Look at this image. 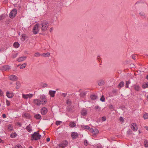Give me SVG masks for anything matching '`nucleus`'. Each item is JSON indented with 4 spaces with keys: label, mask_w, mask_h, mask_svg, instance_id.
Segmentation results:
<instances>
[{
    "label": "nucleus",
    "mask_w": 148,
    "mask_h": 148,
    "mask_svg": "<svg viewBox=\"0 0 148 148\" xmlns=\"http://www.w3.org/2000/svg\"><path fill=\"white\" fill-rule=\"evenodd\" d=\"M48 26V22L46 21H43L41 22L39 27L42 31L45 32L47 29Z\"/></svg>",
    "instance_id": "1"
},
{
    "label": "nucleus",
    "mask_w": 148,
    "mask_h": 148,
    "mask_svg": "<svg viewBox=\"0 0 148 148\" xmlns=\"http://www.w3.org/2000/svg\"><path fill=\"white\" fill-rule=\"evenodd\" d=\"M41 135H40L39 133V131L37 132H35L33 134L31 135V140H37L40 139Z\"/></svg>",
    "instance_id": "2"
},
{
    "label": "nucleus",
    "mask_w": 148,
    "mask_h": 148,
    "mask_svg": "<svg viewBox=\"0 0 148 148\" xmlns=\"http://www.w3.org/2000/svg\"><path fill=\"white\" fill-rule=\"evenodd\" d=\"M17 10L16 9H13L10 12L9 16L10 18H14L17 14Z\"/></svg>",
    "instance_id": "3"
},
{
    "label": "nucleus",
    "mask_w": 148,
    "mask_h": 148,
    "mask_svg": "<svg viewBox=\"0 0 148 148\" xmlns=\"http://www.w3.org/2000/svg\"><path fill=\"white\" fill-rule=\"evenodd\" d=\"M40 99V101L41 104H45L47 102V99L45 96L42 95L41 96Z\"/></svg>",
    "instance_id": "4"
},
{
    "label": "nucleus",
    "mask_w": 148,
    "mask_h": 148,
    "mask_svg": "<svg viewBox=\"0 0 148 148\" xmlns=\"http://www.w3.org/2000/svg\"><path fill=\"white\" fill-rule=\"evenodd\" d=\"M39 27V24H36L35 25L33 29V32L35 34H36L39 31L38 27Z\"/></svg>",
    "instance_id": "5"
},
{
    "label": "nucleus",
    "mask_w": 148,
    "mask_h": 148,
    "mask_svg": "<svg viewBox=\"0 0 148 148\" xmlns=\"http://www.w3.org/2000/svg\"><path fill=\"white\" fill-rule=\"evenodd\" d=\"M132 129L134 131H136L138 129L137 125L135 123H132L131 125Z\"/></svg>",
    "instance_id": "6"
},
{
    "label": "nucleus",
    "mask_w": 148,
    "mask_h": 148,
    "mask_svg": "<svg viewBox=\"0 0 148 148\" xmlns=\"http://www.w3.org/2000/svg\"><path fill=\"white\" fill-rule=\"evenodd\" d=\"M48 110L46 108L44 107L41 109V113L42 115H45L47 112Z\"/></svg>",
    "instance_id": "7"
},
{
    "label": "nucleus",
    "mask_w": 148,
    "mask_h": 148,
    "mask_svg": "<svg viewBox=\"0 0 148 148\" xmlns=\"http://www.w3.org/2000/svg\"><path fill=\"white\" fill-rule=\"evenodd\" d=\"M9 77L10 79L12 81H16L18 79V77L16 76L13 75H10Z\"/></svg>",
    "instance_id": "8"
},
{
    "label": "nucleus",
    "mask_w": 148,
    "mask_h": 148,
    "mask_svg": "<svg viewBox=\"0 0 148 148\" xmlns=\"http://www.w3.org/2000/svg\"><path fill=\"white\" fill-rule=\"evenodd\" d=\"M71 137L73 139H74L77 138L78 136V134L75 132H72L71 134Z\"/></svg>",
    "instance_id": "9"
},
{
    "label": "nucleus",
    "mask_w": 148,
    "mask_h": 148,
    "mask_svg": "<svg viewBox=\"0 0 148 148\" xmlns=\"http://www.w3.org/2000/svg\"><path fill=\"white\" fill-rule=\"evenodd\" d=\"M33 102L34 104L37 106H39L41 104L40 103V100L38 99H34V100Z\"/></svg>",
    "instance_id": "10"
},
{
    "label": "nucleus",
    "mask_w": 148,
    "mask_h": 148,
    "mask_svg": "<svg viewBox=\"0 0 148 148\" xmlns=\"http://www.w3.org/2000/svg\"><path fill=\"white\" fill-rule=\"evenodd\" d=\"M134 89L136 91H139L140 88V86L138 84H134L133 86Z\"/></svg>",
    "instance_id": "11"
},
{
    "label": "nucleus",
    "mask_w": 148,
    "mask_h": 148,
    "mask_svg": "<svg viewBox=\"0 0 148 148\" xmlns=\"http://www.w3.org/2000/svg\"><path fill=\"white\" fill-rule=\"evenodd\" d=\"M6 95L9 98H12L14 96V94L13 92H10L8 91L6 92Z\"/></svg>",
    "instance_id": "12"
},
{
    "label": "nucleus",
    "mask_w": 148,
    "mask_h": 148,
    "mask_svg": "<svg viewBox=\"0 0 148 148\" xmlns=\"http://www.w3.org/2000/svg\"><path fill=\"white\" fill-rule=\"evenodd\" d=\"M10 69V66L8 65H5L1 67V70L2 71H7Z\"/></svg>",
    "instance_id": "13"
},
{
    "label": "nucleus",
    "mask_w": 148,
    "mask_h": 148,
    "mask_svg": "<svg viewBox=\"0 0 148 148\" xmlns=\"http://www.w3.org/2000/svg\"><path fill=\"white\" fill-rule=\"evenodd\" d=\"M56 92V91L55 90H49V94L51 97H53L55 96V95Z\"/></svg>",
    "instance_id": "14"
},
{
    "label": "nucleus",
    "mask_w": 148,
    "mask_h": 148,
    "mask_svg": "<svg viewBox=\"0 0 148 148\" xmlns=\"http://www.w3.org/2000/svg\"><path fill=\"white\" fill-rule=\"evenodd\" d=\"M26 56L21 57L18 58L17 59V61L18 62H21L25 60L26 58Z\"/></svg>",
    "instance_id": "15"
},
{
    "label": "nucleus",
    "mask_w": 148,
    "mask_h": 148,
    "mask_svg": "<svg viewBox=\"0 0 148 148\" xmlns=\"http://www.w3.org/2000/svg\"><path fill=\"white\" fill-rule=\"evenodd\" d=\"M98 84L99 86H102L104 84V81L103 80H99L98 81Z\"/></svg>",
    "instance_id": "16"
},
{
    "label": "nucleus",
    "mask_w": 148,
    "mask_h": 148,
    "mask_svg": "<svg viewBox=\"0 0 148 148\" xmlns=\"http://www.w3.org/2000/svg\"><path fill=\"white\" fill-rule=\"evenodd\" d=\"M23 116L27 119H30L31 117L29 114L28 113H25L23 115Z\"/></svg>",
    "instance_id": "17"
},
{
    "label": "nucleus",
    "mask_w": 148,
    "mask_h": 148,
    "mask_svg": "<svg viewBox=\"0 0 148 148\" xmlns=\"http://www.w3.org/2000/svg\"><path fill=\"white\" fill-rule=\"evenodd\" d=\"M26 129L29 132H31L32 131V130L31 129V127L30 124L26 127Z\"/></svg>",
    "instance_id": "18"
},
{
    "label": "nucleus",
    "mask_w": 148,
    "mask_h": 148,
    "mask_svg": "<svg viewBox=\"0 0 148 148\" xmlns=\"http://www.w3.org/2000/svg\"><path fill=\"white\" fill-rule=\"evenodd\" d=\"M81 114L83 116H86L87 115V111L84 109H82L81 110Z\"/></svg>",
    "instance_id": "19"
},
{
    "label": "nucleus",
    "mask_w": 148,
    "mask_h": 148,
    "mask_svg": "<svg viewBox=\"0 0 148 148\" xmlns=\"http://www.w3.org/2000/svg\"><path fill=\"white\" fill-rule=\"evenodd\" d=\"M34 117L36 119H41V116L39 114H36L34 115Z\"/></svg>",
    "instance_id": "20"
},
{
    "label": "nucleus",
    "mask_w": 148,
    "mask_h": 148,
    "mask_svg": "<svg viewBox=\"0 0 148 148\" xmlns=\"http://www.w3.org/2000/svg\"><path fill=\"white\" fill-rule=\"evenodd\" d=\"M124 84L125 83L123 82H121L119 84L118 87V88H121V87H123L124 86Z\"/></svg>",
    "instance_id": "21"
},
{
    "label": "nucleus",
    "mask_w": 148,
    "mask_h": 148,
    "mask_svg": "<svg viewBox=\"0 0 148 148\" xmlns=\"http://www.w3.org/2000/svg\"><path fill=\"white\" fill-rule=\"evenodd\" d=\"M41 56L45 57H47L50 56V53L48 52L46 53H43L41 54Z\"/></svg>",
    "instance_id": "22"
},
{
    "label": "nucleus",
    "mask_w": 148,
    "mask_h": 148,
    "mask_svg": "<svg viewBox=\"0 0 148 148\" xmlns=\"http://www.w3.org/2000/svg\"><path fill=\"white\" fill-rule=\"evenodd\" d=\"M13 46L15 48H17L19 47V44L18 42H15L14 43Z\"/></svg>",
    "instance_id": "23"
},
{
    "label": "nucleus",
    "mask_w": 148,
    "mask_h": 148,
    "mask_svg": "<svg viewBox=\"0 0 148 148\" xmlns=\"http://www.w3.org/2000/svg\"><path fill=\"white\" fill-rule=\"evenodd\" d=\"M73 107L72 106H68L67 108V110L69 112H73Z\"/></svg>",
    "instance_id": "24"
},
{
    "label": "nucleus",
    "mask_w": 148,
    "mask_h": 148,
    "mask_svg": "<svg viewBox=\"0 0 148 148\" xmlns=\"http://www.w3.org/2000/svg\"><path fill=\"white\" fill-rule=\"evenodd\" d=\"M97 96L95 95H92L90 96V98L92 100H94L97 98Z\"/></svg>",
    "instance_id": "25"
},
{
    "label": "nucleus",
    "mask_w": 148,
    "mask_h": 148,
    "mask_svg": "<svg viewBox=\"0 0 148 148\" xmlns=\"http://www.w3.org/2000/svg\"><path fill=\"white\" fill-rule=\"evenodd\" d=\"M86 94V92H81L80 95L81 97H84V96H85Z\"/></svg>",
    "instance_id": "26"
},
{
    "label": "nucleus",
    "mask_w": 148,
    "mask_h": 148,
    "mask_svg": "<svg viewBox=\"0 0 148 148\" xmlns=\"http://www.w3.org/2000/svg\"><path fill=\"white\" fill-rule=\"evenodd\" d=\"M26 64L25 63L21 64L20 67V69H23L25 68L26 66Z\"/></svg>",
    "instance_id": "27"
},
{
    "label": "nucleus",
    "mask_w": 148,
    "mask_h": 148,
    "mask_svg": "<svg viewBox=\"0 0 148 148\" xmlns=\"http://www.w3.org/2000/svg\"><path fill=\"white\" fill-rule=\"evenodd\" d=\"M16 89H19L20 86V84L18 82H17L16 83Z\"/></svg>",
    "instance_id": "28"
},
{
    "label": "nucleus",
    "mask_w": 148,
    "mask_h": 148,
    "mask_svg": "<svg viewBox=\"0 0 148 148\" xmlns=\"http://www.w3.org/2000/svg\"><path fill=\"white\" fill-rule=\"evenodd\" d=\"M130 82L129 80L126 81L125 87L126 88H128L129 85L130 84Z\"/></svg>",
    "instance_id": "29"
},
{
    "label": "nucleus",
    "mask_w": 148,
    "mask_h": 148,
    "mask_svg": "<svg viewBox=\"0 0 148 148\" xmlns=\"http://www.w3.org/2000/svg\"><path fill=\"white\" fill-rule=\"evenodd\" d=\"M144 145L145 147H148V141L147 140H144Z\"/></svg>",
    "instance_id": "30"
},
{
    "label": "nucleus",
    "mask_w": 148,
    "mask_h": 148,
    "mask_svg": "<svg viewBox=\"0 0 148 148\" xmlns=\"http://www.w3.org/2000/svg\"><path fill=\"white\" fill-rule=\"evenodd\" d=\"M5 17V15L4 14H2L0 16V21L3 20Z\"/></svg>",
    "instance_id": "31"
},
{
    "label": "nucleus",
    "mask_w": 148,
    "mask_h": 148,
    "mask_svg": "<svg viewBox=\"0 0 148 148\" xmlns=\"http://www.w3.org/2000/svg\"><path fill=\"white\" fill-rule=\"evenodd\" d=\"M139 14L140 16H145V14L143 11H141L139 12Z\"/></svg>",
    "instance_id": "32"
},
{
    "label": "nucleus",
    "mask_w": 148,
    "mask_h": 148,
    "mask_svg": "<svg viewBox=\"0 0 148 148\" xmlns=\"http://www.w3.org/2000/svg\"><path fill=\"white\" fill-rule=\"evenodd\" d=\"M99 130L97 129H94V133L93 134L94 136L96 134H97L99 133Z\"/></svg>",
    "instance_id": "33"
},
{
    "label": "nucleus",
    "mask_w": 148,
    "mask_h": 148,
    "mask_svg": "<svg viewBox=\"0 0 148 148\" xmlns=\"http://www.w3.org/2000/svg\"><path fill=\"white\" fill-rule=\"evenodd\" d=\"M143 117L145 119H148V113L145 114L143 116Z\"/></svg>",
    "instance_id": "34"
},
{
    "label": "nucleus",
    "mask_w": 148,
    "mask_h": 148,
    "mask_svg": "<svg viewBox=\"0 0 148 148\" xmlns=\"http://www.w3.org/2000/svg\"><path fill=\"white\" fill-rule=\"evenodd\" d=\"M142 87L143 88H148V83L143 84L142 85Z\"/></svg>",
    "instance_id": "35"
},
{
    "label": "nucleus",
    "mask_w": 148,
    "mask_h": 148,
    "mask_svg": "<svg viewBox=\"0 0 148 148\" xmlns=\"http://www.w3.org/2000/svg\"><path fill=\"white\" fill-rule=\"evenodd\" d=\"M127 134L129 135L132 134V131L130 129H129L127 132Z\"/></svg>",
    "instance_id": "36"
},
{
    "label": "nucleus",
    "mask_w": 148,
    "mask_h": 148,
    "mask_svg": "<svg viewBox=\"0 0 148 148\" xmlns=\"http://www.w3.org/2000/svg\"><path fill=\"white\" fill-rule=\"evenodd\" d=\"M59 146L60 147H62V148H64L66 147V146H65V145L63 143L60 144L59 145Z\"/></svg>",
    "instance_id": "37"
},
{
    "label": "nucleus",
    "mask_w": 148,
    "mask_h": 148,
    "mask_svg": "<svg viewBox=\"0 0 148 148\" xmlns=\"http://www.w3.org/2000/svg\"><path fill=\"white\" fill-rule=\"evenodd\" d=\"M142 8H144L145 7L147 6V4H141L140 3L139 5Z\"/></svg>",
    "instance_id": "38"
},
{
    "label": "nucleus",
    "mask_w": 148,
    "mask_h": 148,
    "mask_svg": "<svg viewBox=\"0 0 148 148\" xmlns=\"http://www.w3.org/2000/svg\"><path fill=\"white\" fill-rule=\"evenodd\" d=\"M100 100L102 102H104L105 101V99L103 95H102L100 99Z\"/></svg>",
    "instance_id": "39"
},
{
    "label": "nucleus",
    "mask_w": 148,
    "mask_h": 148,
    "mask_svg": "<svg viewBox=\"0 0 148 148\" xmlns=\"http://www.w3.org/2000/svg\"><path fill=\"white\" fill-rule=\"evenodd\" d=\"M16 135L15 133L12 134L10 135V136L11 138H14L16 137Z\"/></svg>",
    "instance_id": "40"
},
{
    "label": "nucleus",
    "mask_w": 148,
    "mask_h": 148,
    "mask_svg": "<svg viewBox=\"0 0 148 148\" xmlns=\"http://www.w3.org/2000/svg\"><path fill=\"white\" fill-rule=\"evenodd\" d=\"M27 98H31L33 96V94H27Z\"/></svg>",
    "instance_id": "41"
},
{
    "label": "nucleus",
    "mask_w": 148,
    "mask_h": 148,
    "mask_svg": "<svg viewBox=\"0 0 148 148\" xmlns=\"http://www.w3.org/2000/svg\"><path fill=\"white\" fill-rule=\"evenodd\" d=\"M62 123V122L60 121H57L56 122V124L57 125H59L60 123Z\"/></svg>",
    "instance_id": "42"
},
{
    "label": "nucleus",
    "mask_w": 148,
    "mask_h": 148,
    "mask_svg": "<svg viewBox=\"0 0 148 148\" xmlns=\"http://www.w3.org/2000/svg\"><path fill=\"white\" fill-rule=\"evenodd\" d=\"M76 124L74 122L70 124L71 127H74L75 126Z\"/></svg>",
    "instance_id": "43"
},
{
    "label": "nucleus",
    "mask_w": 148,
    "mask_h": 148,
    "mask_svg": "<svg viewBox=\"0 0 148 148\" xmlns=\"http://www.w3.org/2000/svg\"><path fill=\"white\" fill-rule=\"evenodd\" d=\"M83 128L85 129L88 130L90 129V127L87 125L83 126Z\"/></svg>",
    "instance_id": "44"
},
{
    "label": "nucleus",
    "mask_w": 148,
    "mask_h": 148,
    "mask_svg": "<svg viewBox=\"0 0 148 148\" xmlns=\"http://www.w3.org/2000/svg\"><path fill=\"white\" fill-rule=\"evenodd\" d=\"M40 55V54L39 53L37 52L35 53L34 54V56L35 57H38Z\"/></svg>",
    "instance_id": "45"
},
{
    "label": "nucleus",
    "mask_w": 148,
    "mask_h": 148,
    "mask_svg": "<svg viewBox=\"0 0 148 148\" xmlns=\"http://www.w3.org/2000/svg\"><path fill=\"white\" fill-rule=\"evenodd\" d=\"M14 148H23V147L20 145H17L15 146Z\"/></svg>",
    "instance_id": "46"
},
{
    "label": "nucleus",
    "mask_w": 148,
    "mask_h": 148,
    "mask_svg": "<svg viewBox=\"0 0 148 148\" xmlns=\"http://www.w3.org/2000/svg\"><path fill=\"white\" fill-rule=\"evenodd\" d=\"M88 142L87 140H85L84 141V144L85 146H87L88 145Z\"/></svg>",
    "instance_id": "47"
},
{
    "label": "nucleus",
    "mask_w": 148,
    "mask_h": 148,
    "mask_svg": "<svg viewBox=\"0 0 148 148\" xmlns=\"http://www.w3.org/2000/svg\"><path fill=\"white\" fill-rule=\"evenodd\" d=\"M42 86L43 88H45L47 86V84L46 83H43Z\"/></svg>",
    "instance_id": "48"
},
{
    "label": "nucleus",
    "mask_w": 148,
    "mask_h": 148,
    "mask_svg": "<svg viewBox=\"0 0 148 148\" xmlns=\"http://www.w3.org/2000/svg\"><path fill=\"white\" fill-rule=\"evenodd\" d=\"M95 147V148H102V146L100 145H96Z\"/></svg>",
    "instance_id": "49"
},
{
    "label": "nucleus",
    "mask_w": 148,
    "mask_h": 148,
    "mask_svg": "<svg viewBox=\"0 0 148 148\" xmlns=\"http://www.w3.org/2000/svg\"><path fill=\"white\" fill-rule=\"evenodd\" d=\"M22 97H23L25 99H27V94L25 95V94H23L22 95Z\"/></svg>",
    "instance_id": "50"
},
{
    "label": "nucleus",
    "mask_w": 148,
    "mask_h": 148,
    "mask_svg": "<svg viewBox=\"0 0 148 148\" xmlns=\"http://www.w3.org/2000/svg\"><path fill=\"white\" fill-rule=\"evenodd\" d=\"M106 120V118L105 116H103L102 118V121H104Z\"/></svg>",
    "instance_id": "51"
},
{
    "label": "nucleus",
    "mask_w": 148,
    "mask_h": 148,
    "mask_svg": "<svg viewBox=\"0 0 148 148\" xmlns=\"http://www.w3.org/2000/svg\"><path fill=\"white\" fill-rule=\"evenodd\" d=\"M109 108L111 109V110H114V107L112 105H110L109 106Z\"/></svg>",
    "instance_id": "52"
},
{
    "label": "nucleus",
    "mask_w": 148,
    "mask_h": 148,
    "mask_svg": "<svg viewBox=\"0 0 148 148\" xmlns=\"http://www.w3.org/2000/svg\"><path fill=\"white\" fill-rule=\"evenodd\" d=\"M62 143L64 144L65 145V146H66L68 144V142L66 140H65Z\"/></svg>",
    "instance_id": "53"
},
{
    "label": "nucleus",
    "mask_w": 148,
    "mask_h": 148,
    "mask_svg": "<svg viewBox=\"0 0 148 148\" xmlns=\"http://www.w3.org/2000/svg\"><path fill=\"white\" fill-rule=\"evenodd\" d=\"M66 103L67 104L70 105L71 104V102L69 101V100H66Z\"/></svg>",
    "instance_id": "54"
},
{
    "label": "nucleus",
    "mask_w": 148,
    "mask_h": 148,
    "mask_svg": "<svg viewBox=\"0 0 148 148\" xmlns=\"http://www.w3.org/2000/svg\"><path fill=\"white\" fill-rule=\"evenodd\" d=\"M67 95V94L66 93H62V96H63L64 97H65Z\"/></svg>",
    "instance_id": "55"
},
{
    "label": "nucleus",
    "mask_w": 148,
    "mask_h": 148,
    "mask_svg": "<svg viewBox=\"0 0 148 148\" xmlns=\"http://www.w3.org/2000/svg\"><path fill=\"white\" fill-rule=\"evenodd\" d=\"M6 104L7 106H10V102L8 100L6 101Z\"/></svg>",
    "instance_id": "56"
},
{
    "label": "nucleus",
    "mask_w": 148,
    "mask_h": 148,
    "mask_svg": "<svg viewBox=\"0 0 148 148\" xmlns=\"http://www.w3.org/2000/svg\"><path fill=\"white\" fill-rule=\"evenodd\" d=\"M0 95L1 96H3V92L1 89H0Z\"/></svg>",
    "instance_id": "57"
},
{
    "label": "nucleus",
    "mask_w": 148,
    "mask_h": 148,
    "mask_svg": "<svg viewBox=\"0 0 148 148\" xmlns=\"http://www.w3.org/2000/svg\"><path fill=\"white\" fill-rule=\"evenodd\" d=\"M95 108L96 109H98V110L99 111H100V107L99 106H96L95 107Z\"/></svg>",
    "instance_id": "58"
},
{
    "label": "nucleus",
    "mask_w": 148,
    "mask_h": 148,
    "mask_svg": "<svg viewBox=\"0 0 148 148\" xmlns=\"http://www.w3.org/2000/svg\"><path fill=\"white\" fill-rule=\"evenodd\" d=\"M17 53H16L15 54H13V55L12 56V58H15L17 56Z\"/></svg>",
    "instance_id": "59"
},
{
    "label": "nucleus",
    "mask_w": 148,
    "mask_h": 148,
    "mask_svg": "<svg viewBox=\"0 0 148 148\" xmlns=\"http://www.w3.org/2000/svg\"><path fill=\"white\" fill-rule=\"evenodd\" d=\"M8 129L10 130V131H11L12 130V127L11 126H9L8 127Z\"/></svg>",
    "instance_id": "60"
},
{
    "label": "nucleus",
    "mask_w": 148,
    "mask_h": 148,
    "mask_svg": "<svg viewBox=\"0 0 148 148\" xmlns=\"http://www.w3.org/2000/svg\"><path fill=\"white\" fill-rule=\"evenodd\" d=\"M25 34H23L22 35V38L24 39V40H25Z\"/></svg>",
    "instance_id": "61"
},
{
    "label": "nucleus",
    "mask_w": 148,
    "mask_h": 148,
    "mask_svg": "<svg viewBox=\"0 0 148 148\" xmlns=\"http://www.w3.org/2000/svg\"><path fill=\"white\" fill-rule=\"evenodd\" d=\"M132 58L134 60H135L136 59V56L135 55L132 56Z\"/></svg>",
    "instance_id": "62"
},
{
    "label": "nucleus",
    "mask_w": 148,
    "mask_h": 148,
    "mask_svg": "<svg viewBox=\"0 0 148 148\" xmlns=\"http://www.w3.org/2000/svg\"><path fill=\"white\" fill-rule=\"evenodd\" d=\"M2 117L3 118H5L6 117V115L5 114H3L2 115Z\"/></svg>",
    "instance_id": "63"
},
{
    "label": "nucleus",
    "mask_w": 148,
    "mask_h": 148,
    "mask_svg": "<svg viewBox=\"0 0 148 148\" xmlns=\"http://www.w3.org/2000/svg\"><path fill=\"white\" fill-rule=\"evenodd\" d=\"M144 128L145 129L148 131V127L147 126H145L144 127Z\"/></svg>",
    "instance_id": "64"
}]
</instances>
